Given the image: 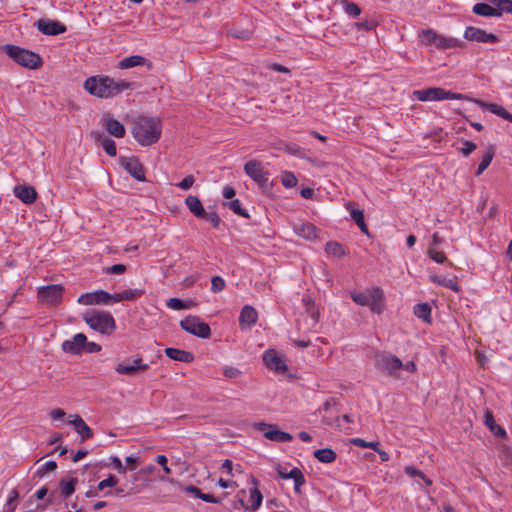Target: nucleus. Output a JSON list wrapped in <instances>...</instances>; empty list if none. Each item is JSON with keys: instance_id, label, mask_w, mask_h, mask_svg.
Wrapping results in <instances>:
<instances>
[{"instance_id": "obj_8", "label": "nucleus", "mask_w": 512, "mask_h": 512, "mask_svg": "<svg viewBox=\"0 0 512 512\" xmlns=\"http://www.w3.org/2000/svg\"><path fill=\"white\" fill-rule=\"evenodd\" d=\"M183 330L191 335L202 339H208L211 336L209 325L202 321L198 316L189 315L180 321Z\"/></svg>"}, {"instance_id": "obj_53", "label": "nucleus", "mask_w": 512, "mask_h": 512, "mask_svg": "<svg viewBox=\"0 0 512 512\" xmlns=\"http://www.w3.org/2000/svg\"><path fill=\"white\" fill-rule=\"evenodd\" d=\"M496 9L500 11V16L503 12L512 14V0H498Z\"/></svg>"}, {"instance_id": "obj_22", "label": "nucleus", "mask_w": 512, "mask_h": 512, "mask_svg": "<svg viewBox=\"0 0 512 512\" xmlns=\"http://www.w3.org/2000/svg\"><path fill=\"white\" fill-rule=\"evenodd\" d=\"M293 230L296 235L306 240H315L318 237L317 228L312 223H295Z\"/></svg>"}, {"instance_id": "obj_19", "label": "nucleus", "mask_w": 512, "mask_h": 512, "mask_svg": "<svg viewBox=\"0 0 512 512\" xmlns=\"http://www.w3.org/2000/svg\"><path fill=\"white\" fill-rule=\"evenodd\" d=\"M87 337L83 333H77L71 340L62 343V350L66 353L79 355L84 351Z\"/></svg>"}, {"instance_id": "obj_17", "label": "nucleus", "mask_w": 512, "mask_h": 512, "mask_svg": "<svg viewBox=\"0 0 512 512\" xmlns=\"http://www.w3.org/2000/svg\"><path fill=\"white\" fill-rule=\"evenodd\" d=\"M275 469L282 479H293L295 492H299L300 487L303 486L306 482L302 471L297 467H294L289 472H287L282 465L277 464Z\"/></svg>"}, {"instance_id": "obj_39", "label": "nucleus", "mask_w": 512, "mask_h": 512, "mask_svg": "<svg viewBox=\"0 0 512 512\" xmlns=\"http://www.w3.org/2000/svg\"><path fill=\"white\" fill-rule=\"evenodd\" d=\"M77 478L62 479L60 481L61 493L64 497H69L75 492V486L77 484Z\"/></svg>"}, {"instance_id": "obj_3", "label": "nucleus", "mask_w": 512, "mask_h": 512, "mask_svg": "<svg viewBox=\"0 0 512 512\" xmlns=\"http://www.w3.org/2000/svg\"><path fill=\"white\" fill-rule=\"evenodd\" d=\"M82 318L91 329L101 334L111 335L116 330V322L110 312L90 309Z\"/></svg>"}, {"instance_id": "obj_40", "label": "nucleus", "mask_w": 512, "mask_h": 512, "mask_svg": "<svg viewBox=\"0 0 512 512\" xmlns=\"http://www.w3.org/2000/svg\"><path fill=\"white\" fill-rule=\"evenodd\" d=\"M485 424L489 427V429L496 436H499V437H505L506 436V431L501 426L496 424V422L494 420V417H493V415L490 412H487L486 415H485Z\"/></svg>"}, {"instance_id": "obj_25", "label": "nucleus", "mask_w": 512, "mask_h": 512, "mask_svg": "<svg viewBox=\"0 0 512 512\" xmlns=\"http://www.w3.org/2000/svg\"><path fill=\"white\" fill-rule=\"evenodd\" d=\"M92 138L96 141L101 143L104 151L111 157L116 156L117 149H116V143L114 140L104 137L99 131H92L91 132Z\"/></svg>"}, {"instance_id": "obj_7", "label": "nucleus", "mask_w": 512, "mask_h": 512, "mask_svg": "<svg viewBox=\"0 0 512 512\" xmlns=\"http://www.w3.org/2000/svg\"><path fill=\"white\" fill-rule=\"evenodd\" d=\"M65 288L61 284H52L38 288L37 297L39 302L47 307L56 306L61 303Z\"/></svg>"}, {"instance_id": "obj_63", "label": "nucleus", "mask_w": 512, "mask_h": 512, "mask_svg": "<svg viewBox=\"0 0 512 512\" xmlns=\"http://www.w3.org/2000/svg\"><path fill=\"white\" fill-rule=\"evenodd\" d=\"M155 461H156V463H158L159 465L162 466L163 471L165 472V474H170L171 473L170 468L167 466L168 459H167V457L165 455H157L156 458H155Z\"/></svg>"}, {"instance_id": "obj_30", "label": "nucleus", "mask_w": 512, "mask_h": 512, "mask_svg": "<svg viewBox=\"0 0 512 512\" xmlns=\"http://www.w3.org/2000/svg\"><path fill=\"white\" fill-rule=\"evenodd\" d=\"M185 204L188 207L189 211L197 218L204 215V207L197 196L189 195L185 199Z\"/></svg>"}, {"instance_id": "obj_29", "label": "nucleus", "mask_w": 512, "mask_h": 512, "mask_svg": "<svg viewBox=\"0 0 512 512\" xmlns=\"http://www.w3.org/2000/svg\"><path fill=\"white\" fill-rule=\"evenodd\" d=\"M476 104H478L480 107L490 111L493 114H496L497 116L502 117L503 119L507 120L511 113H509L503 106L495 104V103H486L482 100H474Z\"/></svg>"}, {"instance_id": "obj_43", "label": "nucleus", "mask_w": 512, "mask_h": 512, "mask_svg": "<svg viewBox=\"0 0 512 512\" xmlns=\"http://www.w3.org/2000/svg\"><path fill=\"white\" fill-rule=\"evenodd\" d=\"M145 293V290L134 288V289H127L122 291V298L124 301H135L138 298L142 297Z\"/></svg>"}, {"instance_id": "obj_10", "label": "nucleus", "mask_w": 512, "mask_h": 512, "mask_svg": "<svg viewBox=\"0 0 512 512\" xmlns=\"http://www.w3.org/2000/svg\"><path fill=\"white\" fill-rule=\"evenodd\" d=\"M149 367V364L144 363L140 355H136L125 359L122 363H119L116 366L115 371L120 375L133 376L139 372L147 371Z\"/></svg>"}, {"instance_id": "obj_20", "label": "nucleus", "mask_w": 512, "mask_h": 512, "mask_svg": "<svg viewBox=\"0 0 512 512\" xmlns=\"http://www.w3.org/2000/svg\"><path fill=\"white\" fill-rule=\"evenodd\" d=\"M136 66H146L148 70L152 69L153 64L152 62L141 56V55H132L129 57H125L122 60H120L117 64V67L119 69H129Z\"/></svg>"}, {"instance_id": "obj_31", "label": "nucleus", "mask_w": 512, "mask_h": 512, "mask_svg": "<svg viewBox=\"0 0 512 512\" xmlns=\"http://www.w3.org/2000/svg\"><path fill=\"white\" fill-rule=\"evenodd\" d=\"M473 13L484 17H499L500 11L486 3H476L472 8Z\"/></svg>"}, {"instance_id": "obj_38", "label": "nucleus", "mask_w": 512, "mask_h": 512, "mask_svg": "<svg viewBox=\"0 0 512 512\" xmlns=\"http://www.w3.org/2000/svg\"><path fill=\"white\" fill-rule=\"evenodd\" d=\"M414 314L417 318L426 323L431 322V307L427 303H420L414 306Z\"/></svg>"}, {"instance_id": "obj_49", "label": "nucleus", "mask_w": 512, "mask_h": 512, "mask_svg": "<svg viewBox=\"0 0 512 512\" xmlns=\"http://www.w3.org/2000/svg\"><path fill=\"white\" fill-rule=\"evenodd\" d=\"M225 281L220 276H214L211 279V291L214 293H219L225 288Z\"/></svg>"}, {"instance_id": "obj_45", "label": "nucleus", "mask_w": 512, "mask_h": 512, "mask_svg": "<svg viewBox=\"0 0 512 512\" xmlns=\"http://www.w3.org/2000/svg\"><path fill=\"white\" fill-rule=\"evenodd\" d=\"M199 218L200 219H205L206 221L211 223L213 228H218L219 225H220V222H221V219H220L219 215L214 210H212V211H206L205 210L204 211V215H202Z\"/></svg>"}, {"instance_id": "obj_1", "label": "nucleus", "mask_w": 512, "mask_h": 512, "mask_svg": "<svg viewBox=\"0 0 512 512\" xmlns=\"http://www.w3.org/2000/svg\"><path fill=\"white\" fill-rule=\"evenodd\" d=\"M131 87L132 83L122 79L115 80L107 75L91 76L84 82V89L98 98H113Z\"/></svg>"}, {"instance_id": "obj_11", "label": "nucleus", "mask_w": 512, "mask_h": 512, "mask_svg": "<svg viewBox=\"0 0 512 512\" xmlns=\"http://www.w3.org/2000/svg\"><path fill=\"white\" fill-rule=\"evenodd\" d=\"M255 426L259 431H263L264 436L271 441L281 443L290 442L293 439L291 434L279 430L277 425L259 422Z\"/></svg>"}, {"instance_id": "obj_14", "label": "nucleus", "mask_w": 512, "mask_h": 512, "mask_svg": "<svg viewBox=\"0 0 512 512\" xmlns=\"http://www.w3.org/2000/svg\"><path fill=\"white\" fill-rule=\"evenodd\" d=\"M464 38L469 41L479 42V43H495L498 41V37L493 33H488L483 29L468 26L464 32Z\"/></svg>"}, {"instance_id": "obj_32", "label": "nucleus", "mask_w": 512, "mask_h": 512, "mask_svg": "<svg viewBox=\"0 0 512 512\" xmlns=\"http://www.w3.org/2000/svg\"><path fill=\"white\" fill-rule=\"evenodd\" d=\"M249 494H250L251 506L246 507L245 502L242 499L240 500V503L245 509H250L251 511H256L259 509V507L262 504V500H263L262 493L258 488L253 487L250 489Z\"/></svg>"}, {"instance_id": "obj_46", "label": "nucleus", "mask_w": 512, "mask_h": 512, "mask_svg": "<svg viewBox=\"0 0 512 512\" xmlns=\"http://www.w3.org/2000/svg\"><path fill=\"white\" fill-rule=\"evenodd\" d=\"M227 206L237 215L244 218H249V214L245 209L242 208L241 202L238 199H234L227 204Z\"/></svg>"}, {"instance_id": "obj_2", "label": "nucleus", "mask_w": 512, "mask_h": 512, "mask_svg": "<svg viewBox=\"0 0 512 512\" xmlns=\"http://www.w3.org/2000/svg\"><path fill=\"white\" fill-rule=\"evenodd\" d=\"M131 132L140 145L151 146L161 137V122L157 118L140 116L134 122Z\"/></svg>"}, {"instance_id": "obj_42", "label": "nucleus", "mask_w": 512, "mask_h": 512, "mask_svg": "<svg viewBox=\"0 0 512 512\" xmlns=\"http://www.w3.org/2000/svg\"><path fill=\"white\" fill-rule=\"evenodd\" d=\"M341 3L343 5L345 12L348 15H350L353 18H357L358 16H360L361 9L356 3L350 2L348 0H341Z\"/></svg>"}, {"instance_id": "obj_16", "label": "nucleus", "mask_w": 512, "mask_h": 512, "mask_svg": "<svg viewBox=\"0 0 512 512\" xmlns=\"http://www.w3.org/2000/svg\"><path fill=\"white\" fill-rule=\"evenodd\" d=\"M36 27L41 33L49 36L59 35L67 30L64 24L50 19H39L36 22Z\"/></svg>"}, {"instance_id": "obj_56", "label": "nucleus", "mask_w": 512, "mask_h": 512, "mask_svg": "<svg viewBox=\"0 0 512 512\" xmlns=\"http://www.w3.org/2000/svg\"><path fill=\"white\" fill-rule=\"evenodd\" d=\"M110 463L118 473L125 474L127 472V467L123 466L120 458L117 456L110 457Z\"/></svg>"}, {"instance_id": "obj_62", "label": "nucleus", "mask_w": 512, "mask_h": 512, "mask_svg": "<svg viewBox=\"0 0 512 512\" xmlns=\"http://www.w3.org/2000/svg\"><path fill=\"white\" fill-rule=\"evenodd\" d=\"M183 491H184L185 493H187V494H191V495H193L195 498H199V499H201V497H202V493H203V492H202L198 487H196V486H194V485H188V486H186V487L183 489Z\"/></svg>"}, {"instance_id": "obj_21", "label": "nucleus", "mask_w": 512, "mask_h": 512, "mask_svg": "<svg viewBox=\"0 0 512 512\" xmlns=\"http://www.w3.org/2000/svg\"><path fill=\"white\" fill-rule=\"evenodd\" d=\"M69 423L75 428V431L81 436L82 441L91 439L93 437L92 429L86 424V422L77 414L70 415Z\"/></svg>"}, {"instance_id": "obj_48", "label": "nucleus", "mask_w": 512, "mask_h": 512, "mask_svg": "<svg viewBox=\"0 0 512 512\" xmlns=\"http://www.w3.org/2000/svg\"><path fill=\"white\" fill-rule=\"evenodd\" d=\"M382 299H383V291L380 288H374V289L368 291L369 304H367V306L369 307L370 305H374V303H376V302H382Z\"/></svg>"}, {"instance_id": "obj_15", "label": "nucleus", "mask_w": 512, "mask_h": 512, "mask_svg": "<svg viewBox=\"0 0 512 512\" xmlns=\"http://www.w3.org/2000/svg\"><path fill=\"white\" fill-rule=\"evenodd\" d=\"M263 361L270 370L277 373H284L288 370L287 364L275 350L269 349L265 351Z\"/></svg>"}, {"instance_id": "obj_9", "label": "nucleus", "mask_w": 512, "mask_h": 512, "mask_svg": "<svg viewBox=\"0 0 512 512\" xmlns=\"http://www.w3.org/2000/svg\"><path fill=\"white\" fill-rule=\"evenodd\" d=\"M119 165L134 179L140 182L146 181L145 176V168L143 164L140 162L138 157L131 156V157H125L120 156L118 158Z\"/></svg>"}, {"instance_id": "obj_60", "label": "nucleus", "mask_w": 512, "mask_h": 512, "mask_svg": "<svg viewBox=\"0 0 512 512\" xmlns=\"http://www.w3.org/2000/svg\"><path fill=\"white\" fill-rule=\"evenodd\" d=\"M476 149V144L471 142V141H468V140H465L464 143H463V147L460 148V152L464 155V156H469L474 150Z\"/></svg>"}, {"instance_id": "obj_18", "label": "nucleus", "mask_w": 512, "mask_h": 512, "mask_svg": "<svg viewBox=\"0 0 512 512\" xmlns=\"http://www.w3.org/2000/svg\"><path fill=\"white\" fill-rule=\"evenodd\" d=\"M101 123L105 130L115 138H123L126 134L124 125L109 114L102 117Z\"/></svg>"}, {"instance_id": "obj_55", "label": "nucleus", "mask_w": 512, "mask_h": 512, "mask_svg": "<svg viewBox=\"0 0 512 512\" xmlns=\"http://www.w3.org/2000/svg\"><path fill=\"white\" fill-rule=\"evenodd\" d=\"M223 374L226 378L236 379L242 374V372L236 367L227 366L223 369Z\"/></svg>"}, {"instance_id": "obj_33", "label": "nucleus", "mask_w": 512, "mask_h": 512, "mask_svg": "<svg viewBox=\"0 0 512 512\" xmlns=\"http://www.w3.org/2000/svg\"><path fill=\"white\" fill-rule=\"evenodd\" d=\"M439 34L433 29H425L419 33V41L425 46L436 48Z\"/></svg>"}, {"instance_id": "obj_12", "label": "nucleus", "mask_w": 512, "mask_h": 512, "mask_svg": "<svg viewBox=\"0 0 512 512\" xmlns=\"http://www.w3.org/2000/svg\"><path fill=\"white\" fill-rule=\"evenodd\" d=\"M245 173L251 177L261 187H266L268 184V172L264 169L261 162L257 160L248 161L244 165Z\"/></svg>"}, {"instance_id": "obj_24", "label": "nucleus", "mask_w": 512, "mask_h": 512, "mask_svg": "<svg viewBox=\"0 0 512 512\" xmlns=\"http://www.w3.org/2000/svg\"><path fill=\"white\" fill-rule=\"evenodd\" d=\"M258 319L257 311L250 305H245L239 316V324L241 328L253 326Z\"/></svg>"}, {"instance_id": "obj_58", "label": "nucleus", "mask_w": 512, "mask_h": 512, "mask_svg": "<svg viewBox=\"0 0 512 512\" xmlns=\"http://www.w3.org/2000/svg\"><path fill=\"white\" fill-rule=\"evenodd\" d=\"M18 497H19L18 492L15 489L11 490L9 497L7 499V503H6L9 511L12 512L15 510Z\"/></svg>"}, {"instance_id": "obj_47", "label": "nucleus", "mask_w": 512, "mask_h": 512, "mask_svg": "<svg viewBox=\"0 0 512 512\" xmlns=\"http://www.w3.org/2000/svg\"><path fill=\"white\" fill-rule=\"evenodd\" d=\"M428 255L433 261H435L436 263H440V264L444 263L447 259L444 252L438 250L435 247L428 248Z\"/></svg>"}, {"instance_id": "obj_13", "label": "nucleus", "mask_w": 512, "mask_h": 512, "mask_svg": "<svg viewBox=\"0 0 512 512\" xmlns=\"http://www.w3.org/2000/svg\"><path fill=\"white\" fill-rule=\"evenodd\" d=\"M109 293L102 289L81 294L77 302L81 305L92 306V305H109Z\"/></svg>"}, {"instance_id": "obj_37", "label": "nucleus", "mask_w": 512, "mask_h": 512, "mask_svg": "<svg viewBox=\"0 0 512 512\" xmlns=\"http://www.w3.org/2000/svg\"><path fill=\"white\" fill-rule=\"evenodd\" d=\"M277 149L299 158H303L305 156L304 149L295 143L282 142L279 144Z\"/></svg>"}, {"instance_id": "obj_35", "label": "nucleus", "mask_w": 512, "mask_h": 512, "mask_svg": "<svg viewBox=\"0 0 512 512\" xmlns=\"http://www.w3.org/2000/svg\"><path fill=\"white\" fill-rule=\"evenodd\" d=\"M495 155L494 147L491 145L487 148V150L484 152L482 159L478 165L476 176L481 175L490 165V163L493 160V157Z\"/></svg>"}, {"instance_id": "obj_27", "label": "nucleus", "mask_w": 512, "mask_h": 512, "mask_svg": "<svg viewBox=\"0 0 512 512\" xmlns=\"http://www.w3.org/2000/svg\"><path fill=\"white\" fill-rule=\"evenodd\" d=\"M464 45L465 43L458 38L447 37L439 34L436 48L439 50L457 49L463 48Z\"/></svg>"}, {"instance_id": "obj_4", "label": "nucleus", "mask_w": 512, "mask_h": 512, "mask_svg": "<svg viewBox=\"0 0 512 512\" xmlns=\"http://www.w3.org/2000/svg\"><path fill=\"white\" fill-rule=\"evenodd\" d=\"M371 359L373 360L375 367L382 373L396 379L401 378L400 371L402 369L403 362L396 355L387 351L377 350L374 352Z\"/></svg>"}, {"instance_id": "obj_44", "label": "nucleus", "mask_w": 512, "mask_h": 512, "mask_svg": "<svg viewBox=\"0 0 512 512\" xmlns=\"http://www.w3.org/2000/svg\"><path fill=\"white\" fill-rule=\"evenodd\" d=\"M297 178L296 176L289 171H284L281 174V183L285 188H292L297 185Z\"/></svg>"}, {"instance_id": "obj_51", "label": "nucleus", "mask_w": 512, "mask_h": 512, "mask_svg": "<svg viewBox=\"0 0 512 512\" xmlns=\"http://www.w3.org/2000/svg\"><path fill=\"white\" fill-rule=\"evenodd\" d=\"M351 443L357 447L361 448H371L373 450H377L379 442H366L361 438H353L351 439Z\"/></svg>"}, {"instance_id": "obj_61", "label": "nucleus", "mask_w": 512, "mask_h": 512, "mask_svg": "<svg viewBox=\"0 0 512 512\" xmlns=\"http://www.w3.org/2000/svg\"><path fill=\"white\" fill-rule=\"evenodd\" d=\"M357 30L359 31H371L376 26L374 21H361L355 24Z\"/></svg>"}, {"instance_id": "obj_26", "label": "nucleus", "mask_w": 512, "mask_h": 512, "mask_svg": "<svg viewBox=\"0 0 512 512\" xmlns=\"http://www.w3.org/2000/svg\"><path fill=\"white\" fill-rule=\"evenodd\" d=\"M165 354L170 359L183 363H190L194 360L193 353L178 348H166Z\"/></svg>"}, {"instance_id": "obj_59", "label": "nucleus", "mask_w": 512, "mask_h": 512, "mask_svg": "<svg viewBox=\"0 0 512 512\" xmlns=\"http://www.w3.org/2000/svg\"><path fill=\"white\" fill-rule=\"evenodd\" d=\"M127 268L124 264H115L105 269L106 274H124Z\"/></svg>"}, {"instance_id": "obj_57", "label": "nucleus", "mask_w": 512, "mask_h": 512, "mask_svg": "<svg viewBox=\"0 0 512 512\" xmlns=\"http://www.w3.org/2000/svg\"><path fill=\"white\" fill-rule=\"evenodd\" d=\"M195 182V178L193 175H188L184 177L178 184L177 187H179L182 190H188L190 189Z\"/></svg>"}, {"instance_id": "obj_34", "label": "nucleus", "mask_w": 512, "mask_h": 512, "mask_svg": "<svg viewBox=\"0 0 512 512\" xmlns=\"http://www.w3.org/2000/svg\"><path fill=\"white\" fill-rule=\"evenodd\" d=\"M314 457L322 463H332L336 460V452L331 448H323L314 451Z\"/></svg>"}, {"instance_id": "obj_50", "label": "nucleus", "mask_w": 512, "mask_h": 512, "mask_svg": "<svg viewBox=\"0 0 512 512\" xmlns=\"http://www.w3.org/2000/svg\"><path fill=\"white\" fill-rule=\"evenodd\" d=\"M352 300L361 306H367L369 304L368 301V292H355L351 294Z\"/></svg>"}, {"instance_id": "obj_54", "label": "nucleus", "mask_w": 512, "mask_h": 512, "mask_svg": "<svg viewBox=\"0 0 512 512\" xmlns=\"http://www.w3.org/2000/svg\"><path fill=\"white\" fill-rule=\"evenodd\" d=\"M117 483V478L114 475H110L107 479H104L98 483V490L103 491L105 488L114 487Z\"/></svg>"}, {"instance_id": "obj_41", "label": "nucleus", "mask_w": 512, "mask_h": 512, "mask_svg": "<svg viewBox=\"0 0 512 512\" xmlns=\"http://www.w3.org/2000/svg\"><path fill=\"white\" fill-rule=\"evenodd\" d=\"M430 279L432 282L437 283L440 286L449 288L455 292L459 291V285L453 279H447V278L441 277V276H431Z\"/></svg>"}, {"instance_id": "obj_52", "label": "nucleus", "mask_w": 512, "mask_h": 512, "mask_svg": "<svg viewBox=\"0 0 512 512\" xmlns=\"http://www.w3.org/2000/svg\"><path fill=\"white\" fill-rule=\"evenodd\" d=\"M166 306L172 310H185L184 300L179 298H170L166 301Z\"/></svg>"}, {"instance_id": "obj_36", "label": "nucleus", "mask_w": 512, "mask_h": 512, "mask_svg": "<svg viewBox=\"0 0 512 512\" xmlns=\"http://www.w3.org/2000/svg\"><path fill=\"white\" fill-rule=\"evenodd\" d=\"M325 252L329 256L341 258L346 255L344 246L337 241H329L325 244Z\"/></svg>"}, {"instance_id": "obj_64", "label": "nucleus", "mask_w": 512, "mask_h": 512, "mask_svg": "<svg viewBox=\"0 0 512 512\" xmlns=\"http://www.w3.org/2000/svg\"><path fill=\"white\" fill-rule=\"evenodd\" d=\"M101 350V346L95 342H88L86 340V345L84 351L87 353H97Z\"/></svg>"}, {"instance_id": "obj_5", "label": "nucleus", "mask_w": 512, "mask_h": 512, "mask_svg": "<svg viewBox=\"0 0 512 512\" xmlns=\"http://www.w3.org/2000/svg\"><path fill=\"white\" fill-rule=\"evenodd\" d=\"M3 51L14 62L28 69H37L43 64L42 58L37 53L16 45L7 44L3 47Z\"/></svg>"}, {"instance_id": "obj_23", "label": "nucleus", "mask_w": 512, "mask_h": 512, "mask_svg": "<svg viewBox=\"0 0 512 512\" xmlns=\"http://www.w3.org/2000/svg\"><path fill=\"white\" fill-rule=\"evenodd\" d=\"M14 194L18 199H20L25 204H32L37 199V192L32 186H15Z\"/></svg>"}, {"instance_id": "obj_6", "label": "nucleus", "mask_w": 512, "mask_h": 512, "mask_svg": "<svg viewBox=\"0 0 512 512\" xmlns=\"http://www.w3.org/2000/svg\"><path fill=\"white\" fill-rule=\"evenodd\" d=\"M413 98L418 101H442V100H463L467 97L461 93L447 91L441 87H430L412 92Z\"/></svg>"}, {"instance_id": "obj_28", "label": "nucleus", "mask_w": 512, "mask_h": 512, "mask_svg": "<svg viewBox=\"0 0 512 512\" xmlns=\"http://www.w3.org/2000/svg\"><path fill=\"white\" fill-rule=\"evenodd\" d=\"M352 206V203H347L346 205V208L350 211L351 218L357 224L361 232H363L366 235H369V230L365 223L364 211L360 209H355Z\"/></svg>"}]
</instances>
